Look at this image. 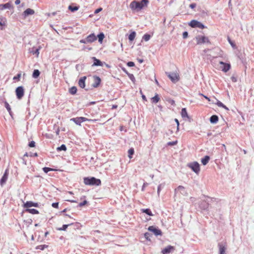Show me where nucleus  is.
<instances>
[{
    "label": "nucleus",
    "mask_w": 254,
    "mask_h": 254,
    "mask_svg": "<svg viewBox=\"0 0 254 254\" xmlns=\"http://www.w3.org/2000/svg\"><path fill=\"white\" fill-rule=\"evenodd\" d=\"M35 11L33 9L31 8H27L26 9L23 13V15L24 16V17L29 15H32L34 14Z\"/></svg>",
    "instance_id": "ddd939ff"
},
{
    "label": "nucleus",
    "mask_w": 254,
    "mask_h": 254,
    "mask_svg": "<svg viewBox=\"0 0 254 254\" xmlns=\"http://www.w3.org/2000/svg\"><path fill=\"white\" fill-rule=\"evenodd\" d=\"M200 208L203 210H207L208 208V203L203 202L200 204Z\"/></svg>",
    "instance_id": "bb28decb"
},
{
    "label": "nucleus",
    "mask_w": 254,
    "mask_h": 254,
    "mask_svg": "<svg viewBox=\"0 0 254 254\" xmlns=\"http://www.w3.org/2000/svg\"><path fill=\"white\" fill-rule=\"evenodd\" d=\"M209 160V156H205L204 158L201 159V162L203 165H206L208 163Z\"/></svg>",
    "instance_id": "aec40b11"
},
{
    "label": "nucleus",
    "mask_w": 254,
    "mask_h": 254,
    "mask_svg": "<svg viewBox=\"0 0 254 254\" xmlns=\"http://www.w3.org/2000/svg\"><path fill=\"white\" fill-rule=\"evenodd\" d=\"M8 177V171L6 170L5 171L4 174H3L2 178L1 179L0 181V183L1 186H2L6 181Z\"/></svg>",
    "instance_id": "4468645a"
},
{
    "label": "nucleus",
    "mask_w": 254,
    "mask_h": 254,
    "mask_svg": "<svg viewBox=\"0 0 254 254\" xmlns=\"http://www.w3.org/2000/svg\"><path fill=\"white\" fill-rule=\"evenodd\" d=\"M94 82L92 84V86L95 88H96L100 84L101 79L99 78V77L95 76H94Z\"/></svg>",
    "instance_id": "f8f14e48"
},
{
    "label": "nucleus",
    "mask_w": 254,
    "mask_h": 254,
    "mask_svg": "<svg viewBox=\"0 0 254 254\" xmlns=\"http://www.w3.org/2000/svg\"><path fill=\"white\" fill-rule=\"evenodd\" d=\"M201 95L202 96H203V97H204L205 99H206L208 101H210V100L209 98L207 97V96H206L203 95V94H201Z\"/></svg>",
    "instance_id": "0e129e2a"
},
{
    "label": "nucleus",
    "mask_w": 254,
    "mask_h": 254,
    "mask_svg": "<svg viewBox=\"0 0 254 254\" xmlns=\"http://www.w3.org/2000/svg\"><path fill=\"white\" fill-rule=\"evenodd\" d=\"M39 50H40V48H36V49H35L34 48H33L30 51V52L31 53H32L33 55H35V54L36 55L37 57H38V55L39 54Z\"/></svg>",
    "instance_id": "b1692460"
},
{
    "label": "nucleus",
    "mask_w": 254,
    "mask_h": 254,
    "mask_svg": "<svg viewBox=\"0 0 254 254\" xmlns=\"http://www.w3.org/2000/svg\"><path fill=\"white\" fill-rule=\"evenodd\" d=\"M4 105H5V107L6 108V109L8 111L10 116L12 118H13L12 113L11 111V108H10V107L9 105L8 104V103L7 102H5Z\"/></svg>",
    "instance_id": "393cba45"
},
{
    "label": "nucleus",
    "mask_w": 254,
    "mask_h": 254,
    "mask_svg": "<svg viewBox=\"0 0 254 254\" xmlns=\"http://www.w3.org/2000/svg\"><path fill=\"white\" fill-rule=\"evenodd\" d=\"M219 68L225 72H227L230 68L231 65L229 64L224 63L223 62H219Z\"/></svg>",
    "instance_id": "423d86ee"
},
{
    "label": "nucleus",
    "mask_w": 254,
    "mask_h": 254,
    "mask_svg": "<svg viewBox=\"0 0 254 254\" xmlns=\"http://www.w3.org/2000/svg\"><path fill=\"white\" fill-rule=\"evenodd\" d=\"M60 132V129L58 128L56 131V134L59 135Z\"/></svg>",
    "instance_id": "774afa93"
},
{
    "label": "nucleus",
    "mask_w": 254,
    "mask_h": 254,
    "mask_svg": "<svg viewBox=\"0 0 254 254\" xmlns=\"http://www.w3.org/2000/svg\"><path fill=\"white\" fill-rule=\"evenodd\" d=\"M38 207V203H35V202H33L32 201H27L26 202H25L24 204V207L25 208H29V207Z\"/></svg>",
    "instance_id": "9d476101"
},
{
    "label": "nucleus",
    "mask_w": 254,
    "mask_h": 254,
    "mask_svg": "<svg viewBox=\"0 0 254 254\" xmlns=\"http://www.w3.org/2000/svg\"><path fill=\"white\" fill-rule=\"evenodd\" d=\"M175 122L177 123V130H178L179 129V121L178 119H175Z\"/></svg>",
    "instance_id": "4d7b16f0"
},
{
    "label": "nucleus",
    "mask_w": 254,
    "mask_h": 254,
    "mask_svg": "<svg viewBox=\"0 0 254 254\" xmlns=\"http://www.w3.org/2000/svg\"><path fill=\"white\" fill-rule=\"evenodd\" d=\"M35 146V142L34 141H31L29 143V146L30 147H34Z\"/></svg>",
    "instance_id": "49530a36"
},
{
    "label": "nucleus",
    "mask_w": 254,
    "mask_h": 254,
    "mask_svg": "<svg viewBox=\"0 0 254 254\" xmlns=\"http://www.w3.org/2000/svg\"><path fill=\"white\" fill-rule=\"evenodd\" d=\"M57 150L58 151L64 150L65 151L66 150V146L64 144H62L60 147L57 148Z\"/></svg>",
    "instance_id": "58836bf2"
},
{
    "label": "nucleus",
    "mask_w": 254,
    "mask_h": 254,
    "mask_svg": "<svg viewBox=\"0 0 254 254\" xmlns=\"http://www.w3.org/2000/svg\"><path fill=\"white\" fill-rule=\"evenodd\" d=\"M129 78L133 81L134 82L135 78L132 74H128Z\"/></svg>",
    "instance_id": "de8ad7c7"
},
{
    "label": "nucleus",
    "mask_w": 254,
    "mask_h": 254,
    "mask_svg": "<svg viewBox=\"0 0 254 254\" xmlns=\"http://www.w3.org/2000/svg\"><path fill=\"white\" fill-rule=\"evenodd\" d=\"M150 38V35L147 34H145L143 36L142 39L144 40L145 41H148Z\"/></svg>",
    "instance_id": "ea45409f"
},
{
    "label": "nucleus",
    "mask_w": 254,
    "mask_h": 254,
    "mask_svg": "<svg viewBox=\"0 0 254 254\" xmlns=\"http://www.w3.org/2000/svg\"><path fill=\"white\" fill-rule=\"evenodd\" d=\"M181 116L183 118H187L189 120H190V118L188 116V114L187 112V110L186 108H183L181 111Z\"/></svg>",
    "instance_id": "dca6fc26"
},
{
    "label": "nucleus",
    "mask_w": 254,
    "mask_h": 254,
    "mask_svg": "<svg viewBox=\"0 0 254 254\" xmlns=\"http://www.w3.org/2000/svg\"><path fill=\"white\" fill-rule=\"evenodd\" d=\"M69 225H64L62 228H59L58 230L60 231H65Z\"/></svg>",
    "instance_id": "c03bdc74"
},
{
    "label": "nucleus",
    "mask_w": 254,
    "mask_h": 254,
    "mask_svg": "<svg viewBox=\"0 0 254 254\" xmlns=\"http://www.w3.org/2000/svg\"><path fill=\"white\" fill-rule=\"evenodd\" d=\"M137 60H138V62L139 63H142L143 62V59H138Z\"/></svg>",
    "instance_id": "69168bd1"
},
{
    "label": "nucleus",
    "mask_w": 254,
    "mask_h": 254,
    "mask_svg": "<svg viewBox=\"0 0 254 254\" xmlns=\"http://www.w3.org/2000/svg\"><path fill=\"white\" fill-rule=\"evenodd\" d=\"M186 189L184 187L182 186H179L178 187V189L179 190H183V189Z\"/></svg>",
    "instance_id": "052dcab7"
},
{
    "label": "nucleus",
    "mask_w": 254,
    "mask_h": 254,
    "mask_svg": "<svg viewBox=\"0 0 254 254\" xmlns=\"http://www.w3.org/2000/svg\"><path fill=\"white\" fill-rule=\"evenodd\" d=\"M160 97L157 94H156V95L151 98L152 102L154 103H158L160 101Z\"/></svg>",
    "instance_id": "a878e982"
},
{
    "label": "nucleus",
    "mask_w": 254,
    "mask_h": 254,
    "mask_svg": "<svg viewBox=\"0 0 254 254\" xmlns=\"http://www.w3.org/2000/svg\"><path fill=\"white\" fill-rule=\"evenodd\" d=\"M52 205L53 207L58 208L59 206V203L58 202L53 203Z\"/></svg>",
    "instance_id": "864d4df0"
},
{
    "label": "nucleus",
    "mask_w": 254,
    "mask_h": 254,
    "mask_svg": "<svg viewBox=\"0 0 254 254\" xmlns=\"http://www.w3.org/2000/svg\"><path fill=\"white\" fill-rule=\"evenodd\" d=\"M218 121V117L216 115H213L210 118V122L211 123H216Z\"/></svg>",
    "instance_id": "412c9836"
},
{
    "label": "nucleus",
    "mask_w": 254,
    "mask_h": 254,
    "mask_svg": "<svg viewBox=\"0 0 254 254\" xmlns=\"http://www.w3.org/2000/svg\"><path fill=\"white\" fill-rule=\"evenodd\" d=\"M86 79V77L83 76V77H82L78 81V85L82 88H83L85 87V81Z\"/></svg>",
    "instance_id": "2eb2a0df"
},
{
    "label": "nucleus",
    "mask_w": 254,
    "mask_h": 254,
    "mask_svg": "<svg viewBox=\"0 0 254 254\" xmlns=\"http://www.w3.org/2000/svg\"><path fill=\"white\" fill-rule=\"evenodd\" d=\"M196 6V4L195 3H191L190 5V7L191 8H193Z\"/></svg>",
    "instance_id": "13d9d810"
},
{
    "label": "nucleus",
    "mask_w": 254,
    "mask_h": 254,
    "mask_svg": "<svg viewBox=\"0 0 254 254\" xmlns=\"http://www.w3.org/2000/svg\"><path fill=\"white\" fill-rule=\"evenodd\" d=\"M93 59L94 60V64L93 66H102L103 63L98 59H96L95 57H93Z\"/></svg>",
    "instance_id": "f3484780"
},
{
    "label": "nucleus",
    "mask_w": 254,
    "mask_h": 254,
    "mask_svg": "<svg viewBox=\"0 0 254 254\" xmlns=\"http://www.w3.org/2000/svg\"><path fill=\"white\" fill-rule=\"evenodd\" d=\"M76 91L77 88L75 86H73L69 89V93L72 95L75 94L76 93Z\"/></svg>",
    "instance_id": "f704fd0d"
},
{
    "label": "nucleus",
    "mask_w": 254,
    "mask_h": 254,
    "mask_svg": "<svg viewBox=\"0 0 254 254\" xmlns=\"http://www.w3.org/2000/svg\"><path fill=\"white\" fill-rule=\"evenodd\" d=\"M11 4L9 3H6L3 4H0V10H3L6 8H10Z\"/></svg>",
    "instance_id": "6ab92c4d"
},
{
    "label": "nucleus",
    "mask_w": 254,
    "mask_h": 254,
    "mask_svg": "<svg viewBox=\"0 0 254 254\" xmlns=\"http://www.w3.org/2000/svg\"><path fill=\"white\" fill-rule=\"evenodd\" d=\"M188 36V33L187 31L184 32L183 33V37L184 38H187Z\"/></svg>",
    "instance_id": "3c124183"
},
{
    "label": "nucleus",
    "mask_w": 254,
    "mask_h": 254,
    "mask_svg": "<svg viewBox=\"0 0 254 254\" xmlns=\"http://www.w3.org/2000/svg\"><path fill=\"white\" fill-rule=\"evenodd\" d=\"M127 65L129 67H132L134 65V63L132 62H129L127 63Z\"/></svg>",
    "instance_id": "8fccbe9b"
},
{
    "label": "nucleus",
    "mask_w": 254,
    "mask_h": 254,
    "mask_svg": "<svg viewBox=\"0 0 254 254\" xmlns=\"http://www.w3.org/2000/svg\"><path fill=\"white\" fill-rule=\"evenodd\" d=\"M148 3V0H142L140 2L134 0L130 3L129 7L132 10L138 11L146 6Z\"/></svg>",
    "instance_id": "f257e3e1"
},
{
    "label": "nucleus",
    "mask_w": 254,
    "mask_h": 254,
    "mask_svg": "<svg viewBox=\"0 0 254 254\" xmlns=\"http://www.w3.org/2000/svg\"><path fill=\"white\" fill-rule=\"evenodd\" d=\"M136 33L134 31L132 32L128 36V39L129 41H133L135 37Z\"/></svg>",
    "instance_id": "2f4dec72"
},
{
    "label": "nucleus",
    "mask_w": 254,
    "mask_h": 254,
    "mask_svg": "<svg viewBox=\"0 0 254 254\" xmlns=\"http://www.w3.org/2000/svg\"><path fill=\"white\" fill-rule=\"evenodd\" d=\"M20 76H21V74H17V77H14L13 78V79H16L17 78H19L20 77Z\"/></svg>",
    "instance_id": "338daca9"
},
{
    "label": "nucleus",
    "mask_w": 254,
    "mask_h": 254,
    "mask_svg": "<svg viewBox=\"0 0 254 254\" xmlns=\"http://www.w3.org/2000/svg\"><path fill=\"white\" fill-rule=\"evenodd\" d=\"M43 170L44 172L46 173H47L48 172H49L50 171L53 170L52 169H51L50 168H48V167H44L43 168Z\"/></svg>",
    "instance_id": "37998d69"
},
{
    "label": "nucleus",
    "mask_w": 254,
    "mask_h": 254,
    "mask_svg": "<svg viewBox=\"0 0 254 254\" xmlns=\"http://www.w3.org/2000/svg\"><path fill=\"white\" fill-rule=\"evenodd\" d=\"M232 81L234 82H236L237 81V78L235 77L232 76L231 77Z\"/></svg>",
    "instance_id": "bf43d9fd"
},
{
    "label": "nucleus",
    "mask_w": 254,
    "mask_h": 254,
    "mask_svg": "<svg viewBox=\"0 0 254 254\" xmlns=\"http://www.w3.org/2000/svg\"><path fill=\"white\" fill-rule=\"evenodd\" d=\"M97 37L98 38L99 42H100V43H102L103 42V39L105 37L104 34L103 33H100L98 35Z\"/></svg>",
    "instance_id": "7c9ffc66"
},
{
    "label": "nucleus",
    "mask_w": 254,
    "mask_h": 254,
    "mask_svg": "<svg viewBox=\"0 0 254 254\" xmlns=\"http://www.w3.org/2000/svg\"><path fill=\"white\" fill-rule=\"evenodd\" d=\"M168 77L174 83H176L179 80V75L175 72H166Z\"/></svg>",
    "instance_id": "20e7f679"
},
{
    "label": "nucleus",
    "mask_w": 254,
    "mask_h": 254,
    "mask_svg": "<svg viewBox=\"0 0 254 254\" xmlns=\"http://www.w3.org/2000/svg\"><path fill=\"white\" fill-rule=\"evenodd\" d=\"M68 9L70 10L72 12L75 11L79 9V6H73L72 5H69L68 7Z\"/></svg>",
    "instance_id": "72a5a7b5"
},
{
    "label": "nucleus",
    "mask_w": 254,
    "mask_h": 254,
    "mask_svg": "<svg viewBox=\"0 0 254 254\" xmlns=\"http://www.w3.org/2000/svg\"><path fill=\"white\" fill-rule=\"evenodd\" d=\"M177 141H172V142H168L167 144H168V145L172 146V145H176L177 144Z\"/></svg>",
    "instance_id": "09e8293b"
},
{
    "label": "nucleus",
    "mask_w": 254,
    "mask_h": 254,
    "mask_svg": "<svg viewBox=\"0 0 254 254\" xmlns=\"http://www.w3.org/2000/svg\"><path fill=\"white\" fill-rule=\"evenodd\" d=\"M87 203V201L86 200H84L83 201V202H80L79 204V205L80 206H82L84 205H85L86 203Z\"/></svg>",
    "instance_id": "603ef678"
},
{
    "label": "nucleus",
    "mask_w": 254,
    "mask_h": 254,
    "mask_svg": "<svg viewBox=\"0 0 254 254\" xmlns=\"http://www.w3.org/2000/svg\"><path fill=\"white\" fill-rule=\"evenodd\" d=\"M198 22L197 20H192L189 23V25L192 28L196 27Z\"/></svg>",
    "instance_id": "c756f323"
},
{
    "label": "nucleus",
    "mask_w": 254,
    "mask_h": 254,
    "mask_svg": "<svg viewBox=\"0 0 254 254\" xmlns=\"http://www.w3.org/2000/svg\"><path fill=\"white\" fill-rule=\"evenodd\" d=\"M196 40L197 44L209 43L208 38L205 36H197L196 37Z\"/></svg>",
    "instance_id": "39448f33"
},
{
    "label": "nucleus",
    "mask_w": 254,
    "mask_h": 254,
    "mask_svg": "<svg viewBox=\"0 0 254 254\" xmlns=\"http://www.w3.org/2000/svg\"><path fill=\"white\" fill-rule=\"evenodd\" d=\"M80 43H83V44H86L88 43V42L86 41V38L85 39H82L80 40Z\"/></svg>",
    "instance_id": "5fc2aeb1"
},
{
    "label": "nucleus",
    "mask_w": 254,
    "mask_h": 254,
    "mask_svg": "<svg viewBox=\"0 0 254 254\" xmlns=\"http://www.w3.org/2000/svg\"><path fill=\"white\" fill-rule=\"evenodd\" d=\"M134 149L133 148H130L128 151V156L130 159L132 158V155L134 154Z\"/></svg>",
    "instance_id": "e433bc0d"
},
{
    "label": "nucleus",
    "mask_w": 254,
    "mask_h": 254,
    "mask_svg": "<svg viewBox=\"0 0 254 254\" xmlns=\"http://www.w3.org/2000/svg\"><path fill=\"white\" fill-rule=\"evenodd\" d=\"M142 98L144 101H147L146 98L144 95H142Z\"/></svg>",
    "instance_id": "e2e57ef3"
},
{
    "label": "nucleus",
    "mask_w": 254,
    "mask_h": 254,
    "mask_svg": "<svg viewBox=\"0 0 254 254\" xmlns=\"http://www.w3.org/2000/svg\"><path fill=\"white\" fill-rule=\"evenodd\" d=\"M20 3V0H16L15 1V4H19Z\"/></svg>",
    "instance_id": "680f3d73"
},
{
    "label": "nucleus",
    "mask_w": 254,
    "mask_h": 254,
    "mask_svg": "<svg viewBox=\"0 0 254 254\" xmlns=\"http://www.w3.org/2000/svg\"><path fill=\"white\" fill-rule=\"evenodd\" d=\"M175 250L174 248L171 246H168L162 250L163 254H168Z\"/></svg>",
    "instance_id": "1a4fd4ad"
},
{
    "label": "nucleus",
    "mask_w": 254,
    "mask_h": 254,
    "mask_svg": "<svg viewBox=\"0 0 254 254\" xmlns=\"http://www.w3.org/2000/svg\"><path fill=\"white\" fill-rule=\"evenodd\" d=\"M16 96L18 99H20L24 95V89L22 86L18 87L15 90Z\"/></svg>",
    "instance_id": "6e6552de"
},
{
    "label": "nucleus",
    "mask_w": 254,
    "mask_h": 254,
    "mask_svg": "<svg viewBox=\"0 0 254 254\" xmlns=\"http://www.w3.org/2000/svg\"><path fill=\"white\" fill-rule=\"evenodd\" d=\"M40 72L38 69H35L33 71L32 76L34 78H38L40 75Z\"/></svg>",
    "instance_id": "cd10ccee"
},
{
    "label": "nucleus",
    "mask_w": 254,
    "mask_h": 254,
    "mask_svg": "<svg viewBox=\"0 0 254 254\" xmlns=\"http://www.w3.org/2000/svg\"><path fill=\"white\" fill-rule=\"evenodd\" d=\"M84 183L87 185L99 186L101 184V181L100 179H96L94 177H87L84 179Z\"/></svg>",
    "instance_id": "f03ea898"
},
{
    "label": "nucleus",
    "mask_w": 254,
    "mask_h": 254,
    "mask_svg": "<svg viewBox=\"0 0 254 254\" xmlns=\"http://www.w3.org/2000/svg\"><path fill=\"white\" fill-rule=\"evenodd\" d=\"M196 27L200 29H204L205 28V26L202 23L198 21Z\"/></svg>",
    "instance_id": "79ce46f5"
},
{
    "label": "nucleus",
    "mask_w": 254,
    "mask_h": 254,
    "mask_svg": "<svg viewBox=\"0 0 254 254\" xmlns=\"http://www.w3.org/2000/svg\"><path fill=\"white\" fill-rule=\"evenodd\" d=\"M26 211L32 214H37L39 213V211L34 208H28L26 210Z\"/></svg>",
    "instance_id": "5701e85b"
},
{
    "label": "nucleus",
    "mask_w": 254,
    "mask_h": 254,
    "mask_svg": "<svg viewBox=\"0 0 254 254\" xmlns=\"http://www.w3.org/2000/svg\"><path fill=\"white\" fill-rule=\"evenodd\" d=\"M188 166L194 172L198 174L200 171L199 164L197 162H193L188 164Z\"/></svg>",
    "instance_id": "7ed1b4c3"
},
{
    "label": "nucleus",
    "mask_w": 254,
    "mask_h": 254,
    "mask_svg": "<svg viewBox=\"0 0 254 254\" xmlns=\"http://www.w3.org/2000/svg\"><path fill=\"white\" fill-rule=\"evenodd\" d=\"M102 10V8H98V9L95 10V11L94 12V13L97 14L98 12H100Z\"/></svg>",
    "instance_id": "6e6d98bb"
},
{
    "label": "nucleus",
    "mask_w": 254,
    "mask_h": 254,
    "mask_svg": "<svg viewBox=\"0 0 254 254\" xmlns=\"http://www.w3.org/2000/svg\"><path fill=\"white\" fill-rule=\"evenodd\" d=\"M97 40V37L94 34H91L86 37V41L88 43H92Z\"/></svg>",
    "instance_id": "9b49d317"
},
{
    "label": "nucleus",
    "mask_w": 254,
    "mask_h": 254,
    "mask_svg": "<svg viewBox=\"0 0 254 254\" xmlns=\"http://www.w3.org/2000/svg\"><path fill=\"white\" fill-rule=\"evenodd\" d=\"M140 211L143 212L145 213L146 214L149 215V216H153V214L152 213V212L149 209H141Z\"/></svg>",
    "instance_id": "c85d7f7f"
},
{
    "label": "nucleus",
    "mask_w": 254,
    "mask_h": 254,
    "mask_svg": "<svg viewBox=\"0 0 254 254\" xmlns=\"http://www.w3.org/2000/svg\"><path fill=\"white\" fill-rule=\"evenodd\" d=\"M144 237H145V239H146V240H149V241H150V234H149V233H145L144 234Z\"/></svg>",
    "instance_id": "a18cd8bd"
},
{
    "label": "nucleus",
    "mask_w": 254,
    "mask_h": 254,
    "mask_svg": "<svg viewBox=\"0 0 254 254\" xmlns=\"http://www.w3.org/2000/svg\"><path fill=\"white\" fill-rule=\"evenodd\" d=\"M219 254H225L226 247L222 244L219 245Z\"/></svg>",
    "instance_id": "a211bd4d"
},
{
    "label": "nucleus",
    "mask_w": 254,
    "mask_h": 254,
    "mask_svg": "<svg viewBox=\"0 0 254 254\" xmlns=\"http://www.w3.org/2000/svg\"><path fill=\"white\" fill-rule=\"evenodd\" d=\"M80 120L81 121V122H85V121H96V120H89L87 118H84V117H80Z\"/></svg>",
    "instance_id": "a19ab883"
},
{
    "label": "nucleus",
    "mask_w": 254,
    "mask_h": 254,
    "mask_svg": "<svg viewBox=\"0 0 254 254\" xmlns=\"http://www.w3.org/2000/svg\"><path fill=\"white\" fill-rule=\"evenodd\" d=\"M148 231L153 233L155 236L162 235L161 231L153 226H149L148 228Z\"/></svg>",
    "instance_id": "0eeeda50"
},
{
    "label": "nucleus",
    "mask_w": 254,
    "mask_h": 254,
    "mask_svg": "<svg viewBox=\"0 0 254 254\" xmlns=\"http://www.w3.org/2000/svg\"><path fill=\"white\" fill-rule=\"evenodd\" d=\"M47 247H48L47 245H39V246H37L36 249L37 250H44L45 248H47Z\"/></svg>",
    "instance_id": "4c0bfd02"
},
{
    "label": "nucleus",
    "mask_w": 254,
    "mask_h": 254,
    "mask_svg": "<svg viewBox=\"0 0 254 254\" xmlns=\"http://www.w3.org/2000/svg\"><path fill=\"white\" fill-rule=\"evenodd\" d=\"M216 105L220 107H222V108H224L225 109H226L227 111L229 110V109L225 105H224L222 102H221L219 101H217V102L216 103Z\"/></svg>",
    "instance_id": "473e14b6"
},
{
    "label": "nucleus",
    "mask_w": 254,
    "mask_h": 254,
    "mask_svg": "<svg viewBox=\"0 0 254 254\" xmlns=\"http://www.w3.org/2000/svg\"><path fill=\"white\" fill-rule=\"evenodd\" d=\"M6 22V19L2 16H0V25L5 26Z\"/></svg>",
    "instance_id": "c9c22d12"
},
{
    "label": "nucleus",
    "mask_w": 254,
    "mask_h": 254,
    "mask_svg": "<svg viewBox=\"0 0 254 254\" xmlns=\"http://www.w3.org/2000/svg\"><path fill=\"white\" fill-rule=\"evenodd\" d=\"M70 121H73L74 122L76 125H81V121L80 120V117H77L75 118H72L70 119Z\"/></svg>",
    "instance_id": "4be33fe9"
}]
</instances>
